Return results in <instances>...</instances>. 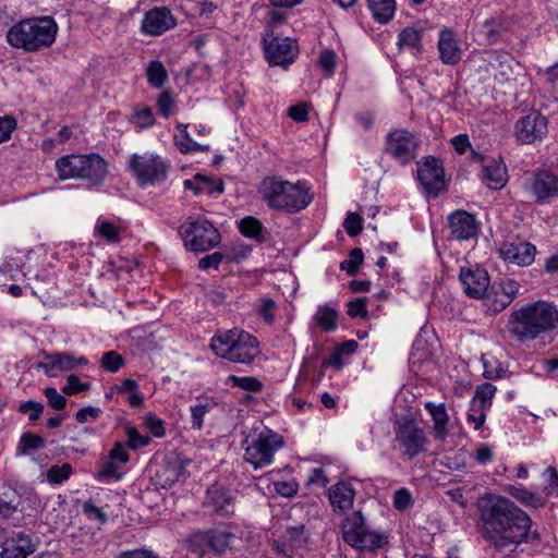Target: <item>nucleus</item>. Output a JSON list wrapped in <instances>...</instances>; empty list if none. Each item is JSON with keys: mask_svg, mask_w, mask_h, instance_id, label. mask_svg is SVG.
Here are the masks:
<instances>
[{"mask_svg": "<svg viewBox=\"0 0 558 558\" xmlns=\"http://www.w3.org/2000/svg\"><path fill=\"white\" fill-rule=\"evenodd\" d=\"M483 536L496 547L518 545L526 539L532 519L507 497L485 494L477 500Z\"/></svg>", "mask_w": 558, "mask_h": 558, "instance_id": "1", "label": "nucleus"}, {"mask_svg": "<svg viewBox=\"0 0 558 558\" xmlns=\"http://www.w3.org/2000/svg\"><path fill=\"white\" fill-rule=\"evenodd\" d=\"M507 327L515 340L533 341L558 327V310L542 300L527 303L510 313Z\"/></svg>", "mask_w": 558, "mask_h": 558, "instance_id": "2", "label": "nucleus"}, {"mask_svg": "<svg viewBox=\"0 0 558 558\" xmlns=\"http://www.w3.org/2000/svg\"><path fill=\"white\" fill-rule=\"evenodd\" d=\"M59 31L51 16H35L14 23L7 32L8 44L25 52H38L53 45Z\"/></svg>", "mask_w": 558, "mask_h": 558, "instance_id": "3", "label": "nucleus"}, {"mask_svg": "<svg viewBox=\"0 0 558 558\" xmlns=\"http://www.w3.org/2000/svg\"><path fill=\"white\" fill-rule=\"evenodd\" d=\"M258 193L271 209L288 213L300 211L313 201L306 182L291 183L276 177L263 179L258 185Z\"/></svg>", "mask_w": 558, "mask_h": 558, "instance_id": "4", "label": "nucleus"}, {"mask_svg": "<svg viewBox=\"0 0 558 558\" xmlns=\"http://www.w3.org/2000/svg\"><path fill=\"white\" fill-rule=\"evenodd\" d=\"M213 353L234 364H252L260 354L258 339L241 329H220L210 339Z\"/></svg>", "mask_w": 558, "mask_h": 558, "instance_id": "5", "label": "nucleus"}, {"mask_svg": "<svg viewBox=\"0 0 558 558\" xmlns=\"http://www.w3.org/2000/svg\"><path fill=\"white\" fill-rule=\"evenodd\" d=\"M56 169L61 180L80 179L89 187L102 183L108 174L107 162L97 154L63 156L56 161Z\"/></svg>", "mask_w": 558, "mask_h": 558, "instance_id": "6", "label": "nucleus"}, {"mask_svg": "<svg viewBox=\"0 0 558 558\" xmlns=\"http://www.w3.org/2000/svg\"><path fill=\"white\" fill-rule=\"evenodd\" d=\"M283 446V438L268 427L253 428L242 441L244 460L254 469L272 463L275 453Z\"/></svg>", "mask_w": 558, "mask_h": 558, "instance_id": "7", "label": "nucleus"}, {"mask_svg": "<svg viewBox=\"0 0 558 558\" xmlns=\"http://www.w3.org/2000/svg\"><path fill=\"white\" fill-rule=\"evenodd\" d=\"M180 236L187 250L193 252H205L220 242L218 230L206 219L185 220L179 229Z\"/></svg>", "mask_w": 558, "mask_h": 558, "instance_id": "8", "label": "nucleus"}, {"mask_svg": "<svg viewBox=\"0 0 558 558\" xmlns=\"http://www.w3.org/2000/svg\"><path fill=\"white\" fill-rule=\"evenodd\" d=\"M129 168L141 186H148L166 181L169 163L158 154L147 151L143 155L133 154Z\"/></svg>", "mask_w": 558, "mask_h": 558, "instance_id": "9", "label": "nucleus"}, {"mask_svg": "<svg viewBox=\"0 0 558 558\" xmlns=\"http://www.w3.org/2000/svg\"><path fill=\"white\" fill-rule=\"evenodd\" d=\"M341 531L344 542L359 549H375L383 542V537L365 524V519L360 511L345 518Z\"/></svg>", "mask_w": 558, "mask_h": 558, "instance_id": "10", "label": "nucleus"}, {"mask_svg": "<svg viewBox=\"0 0 558 558\" xmlns=\"http://www.w3.org/2000/svg\"><path fill=\"white\" fill-rule=\"evenodd\" d=\"M263 41L265 58L269 65L287 69L299 54V46L295 40L280 37L274 31H267Z\"/></svg>", "mask_w": 558, "mask_h": 558, "instance_id": "11", "label": "nucleus"}, {"mask_svg": "<svg viewBox=\"0 0 558 558\" xmlns=\"http://www.w3.org/2000/svg\"><path fill=\"white\" fill-rule=\"evenodd\" d=\"M520 284L512 278H504L488 287L483 304L487 313L497 314L508 307L519 293Z\"/></svg>", "mask_w": 558, "mask_h": 558, "instance_id": "12", "label": "nucleus"}, {"mask_svg": "<svg viewBox=\"0 0 558 558\" xmlns=\"http://www.w3.org/2000/svg\"><path fill=\"white\" fill-rule=\"evenodd\" d=\"M396 439L410 459L425 450V432L411 418L401 417L396 422Z\"/></svg>", "mask_w": 558, "mask_h": 558, "instance_id": "13", "label": "nucleus"}, {"mask_svg": "<svg viewBox=\"0 0 558 558\" xmlns=\"http://www.w3.org/2000/svg\"><path fill=\"white\" fill-rule=\"evenodd\" d=\"M548 134V121L537 110L522 116L514 124V135L521 144L542 142Z\"/></svg>", "mask_w": 558, "mask_h": 558, "instance_id": "14", "label": "nucleus"}, {"mask_svg": "<svg viewBox=\"0 0 558 558\" xmlns=\"http://www.w3.org/2000/svg\"><path fill=\"white\" fill-rule=\"evenodd\" d=\"M233 537V534L222 529L197 532L189 538V548L199 556L209 550L221 554L230 547Z\"/></svg>", "mask_w": 558, "mask_h": 558, "instance_id": "15", "label": "nucleus"}, {"mask_svg": "<svg viewBox=\"0 0 558 558\" xmlns=\"http://www.w3.org/2000/svg\"><path fill=\"white\" fill-rule=\"evenodd\" d=\"M416 172L417 180L428 195L438 196L445 190V170L440 160L424 157L417 162Z\"/></svg>", "mask_w": 558, "mask_h": 558, "instance_id": "16", "label": "nucleus"}, {"mask_svg": "<svg viewBox=\"0 0 558 558\" xmlns=\"http://www.w3.org/2000/svg\"><path fill=\"white\" fill-rule=\"evenodd\" d=\"M88 365V360L84 355L66 352L44 354V361L38 364V368L49 377H59L61 374L75 371Z\"/></svg>", "mask_w": 558, "mask_h": 558, "instance_id": "17", "label": "nucleus"}, {"mask_svg": "<svg viewBox=\"0 0 558 558\" xmlns=\"http://www.w3.org/2000/svg\"><path fill=\"white\" fill-rule=\"evenodd\" d=\"M416 141L412 133L404 129L391 131L387 135V151L401 163L414 158Z\"/></svg>", "mask_w": 558, "mask_h": 558, "instance_id": "18", "label": "nucleus"}, {"mask_svg": "<svg viewBox=\"0 0 558 558\" xmlns=\"http://www.w3.org/2000/svg\"><path fill=\"white\" fill-rule=\"evenodd\" d=\"M177 24L171 11L166 7L147 11L141 23V32L147 36H160Z\"/></svg>", "mask_w": 558, "mask_h": 558, "instance_id": "19", "label": "nucleus"}, {"mask_svg": "<svg viewBox=\"0 0 558 558\" xmlns=\"http://www.w3.org/2000/svg\"><path fill=\"white\" fill-rule=\"evenodd\" d=\"M499 253L504 260L524 267L534 262L536 246L527 241L515 239L504 243Z\"/></svg>", "mask_w": 558, "mask_h": 558, "instance_id": "20", "label": "nucleus"}, {"mask_svg": "<svg viewBox=\"0 0 558 558\" xmlns=\"http://www.w3.org/2000/svg\"><path fill=\"white\" fill-rule=\"evenodd\" d=\"M459 278L464 293L470 298H482L489 287L487 271L478 266L461 268Z\"/></svg>", "mask_w": 558, "mask_h": 558, "instance_id": "21", "label": "nucleus"}, {"mask_svg": "<svg viewBox=\"0 0 558 558\" xmlns=\"http://www.w3.org/2000/svg\"><path fill=\"white\" fill-rule=\"evenodd\" d=\"M449 227L451 235L461 241L475 238L478 231L475 217L464 210H457L449 216Z\"/></svg>", "mask_w": 558, "mask_h": 558, "instance_id": "22", "label": "nucleus"}, {"mask_svg": "<svg viewBox=\"0 0 558 558\" xmlns=\"http://www.w3.org/2000/svg\"><path fill=\"white\" fill-rule=\"evenodd\" d=\"M439 58L445 64L454 65L462 58V50L458 44L456 34L449 29L444 28L439 33L438 38Z\"/></svg>", "mask_w": 558, "mask_h": 558, "instance_id": "23", "label": "nucleus"}, {"mask_svg": "<svg viewBox=\"0 0 558 558\" xmlns=\"http://www.w3.org/2000/svg\"><path fill=\"white\" fill-rule=\"evenodd\" d=\"M307 542L304 527L302 525L289 527L286 531L283 542H275L274 549L282 558H295L293 550L303 547Z\"/></svg>", "mask_w": 558, "mask_h": 558, "instance_id": "24", "label": "nucleus"}, {"mask_svg": "<svg viewBox=\"0 0 558 558\" xmlns=\"http://www.w3.org/2000/svg\"><path fill=\"white\" fill-rule=\"evenodd\" d=\"M335 512L344 513L352 509L355 499V489L348 482H339L328 493Z\"/></svg>", "mask_w": 558, "mask_h": 558, "instance_id": "25", "label": "nucleus"}, {"mask_svg": "<svg viewBox=\"0 0 558 558\" xmlns=\"http://www.w3.org/2000/svg\"><path fill=\"white\" fill-rule=\"evenodd\" d=\"M36 545L32 538L23 533L9 537L3 542L1 558H26L35 551Z\"/></svg>", "mask_w": 558, "mask_h": 558, "instance_id": "26", "label": "nucleus"}, {"mask_svg": "<svg viewBox=\"0 0 558 558\" xmlns=\"http://www.w3.org/2000/svg\"><path fill=\"white\" fill-rule=\"evenodd\" d=\"M505 492L517 502L530 509H542L547 505L546 497L536 492L530 490L524 485H506Z\"/></svg>", "mask_w": 558, "mask_h": 558, "instance_id": "27", "label": "nucleus"}, {"mask_svg": "<svg viewBox=\"0 0 558 558\" xmlns=\"http://www.w3.org/2000/svg\"><path fill=\"white\" fill-rule=\"evenodd\" d=\"M532 192L539 202L558 197L557 177L546 171L537 173L532 182Z\"/></svg>", "mask_w": 558, "mask_h": 558, "instance_id": "28", "label": "nucleus"}, {"mask_svg": "<svg viewBox=\"0 0 558 558\" xmlns=\"http://www.w3.org/2000/svg\"><path fill=\"white\" fill-rule=\"evenodd\" d=\"M481 179L490 189L499 190L507 183V170L504 163L487 159L483 163Z\"/></svg>", "mask_w": 558, "mask_h": 558, "instance_id": "29", "label": "nucleus"}, {"mask_svg": "<svg viewBox=\"0 0 558 558\" xmlns=\"http://www.w3.org/2000/svg\"><path fill=\"white\" fill-rule=\"evenodd\" d=\"M425 410L433 420V436L436 439L444 440L449 434V416L444 403H434L427 401L424 403Z\"/></svg>", "mask_w": 558, "mask_h": 558, "instance_id": "30", "label": "nucleus"}, {"mask_svg": "<svg viewBox=\"0 0 558 558\" xmlns=\"http://www.w3.org/2000/svg\"><path fill=\"white\" fill-rule=\"evenodd\" d=\"M125 226L121 220H111L100 216L95 223L94 233L109 243H117L124 232Z\"/></svg>", "mask_w": 558, "mask_h": 558, "instance_id": "31", "label": "nucleus"}, {"mask_svg": "<svg viewBox=\"0 0 558 558\" xmlns=\"http://www.w3.org/2000/svg\"><path fill=\"white\" fill-rule=\"evenodd\" d=\"M232 493L221 485H213L207 489L206 504L216 512H229L233 504Z\"/></svg>", "mask_w": 558, "mask_h": 558, "instance_id": "32", "label": "nucleus"}, {"mask_svg": "<svg viewBox=\"0 0 558 558\" xmlns=\"http://www.w3.org/2000/svg\"><path fill=\"white\" fill-rule=\"evenodd\" d=\"M128 445L121 441H117L113 445L109 453V461H107L104 465L102 471L99 473V477L109 478L116 475L117 468L116 464H125L130 460V454L128 452Z\"/></svg>", "mask_w": 558, "mask_h": 558, "instance_id": "33", "label": "nucleus"}, {"mask_svg": "<svg viewBox=\"0 0 558 558\" xmlns=\"http://www.w3.org/2000/svg\"><path fill=\"white\" fill-rule=\"evenodd\" d=\"M184 476V468L179 463L162 465L156 473V485L161 488H170Z\"/></svg>", "mask_w": 558, "mask_h": 558, "instance_id": "34", "label": "nucleus"}, {"mask_svg": "<svg viewBox=\"0 0 558 558\" xmlns=\"http://www.w3.org/2000/svg\"><path fill=\"white\" fill-rule=\"evenodd\" d=\"M187 124L178 123L177 129L179 132L174 134V145L182 154H192L195 151H206L209 145H202L192 140L187 132Z\"/></svg>", "mask_w": 558, "mask_h": 558, "instance_id": "35", "label": "nucleus"}, {"mask_svg": "<svg viewBox=\"0 0 558 558\" xmlns=\"http://www.w3.org/2000/svg\"><path fill=\"white\" fill-rule=\"evenodd\" d=\"M367 3L374 19L381 24L389 22L395 15V0H367Z\"/></svg>", "mask_w": 558, "mask_h": 558, "instance_id": "36", "label": "nucleus"}, {"mask_svg": "<svg viewBox=\"0 0 558 558\" xmlns=\"http://www.w3.org/2000/svg\"><path fill=\"white\" fill-rule=\"evenodd\" d=\"M313 319L324 331L332 332L337 328L338 313L332 307L320 305L314 314Z\"/></svg>", "mask_w": 558, "mask_h": 558, "instance_id": "37", "label": "nucleus"}, {"mask_svg": "<svg viewBox=\"0 0 558 558\" xmlns=\"http://www.w3.org/2000/svg\"><path fill=\"white\" fill-rule=\"evenodd\" d=\"M195 181H202L204 186H195V182L192 180H185L183 182L184 187L193 191L195 195H199L205 192L209 195L221 194L223 192V184L221 181L214 182L199 174L195 177Z\"/></svg>", "mask_w": 558, "mask_h": 558, "instance_id": "38", "label": "nucleus"}, {"mask_svg": "<svg viewBox=\"0 0 558 558\" xmlns=\"http://www.w3.org/2000/svg\"><path fill=\"white\" fill-rule=\"evenodd\" d=\"M146 77L151 87L161 88L168 80V73L160 61L154 60L146 68Z\"/></svg>", "mask_w": 558, "mask_h": 558, "instance_id": "39", "label": "nucleus"}, {"mask_svg": "<svg viewBox=\"0 0 558 558\" xmlns=\"http://www.w3.org/2000/svg\"><path fill=\"white\" fill-rule=\"evenodd\" d=\"M496 391V386L489 383H484L476 388L474 397L471 400V403L488 411L492 407Z\"/></svg>", "mask_w": 558, "mask_h": 558, "instance_id": "40", "label": "nucleus"}, {"mask_svg": "<svg viewBox=\"0 0 558 558\" xmlns=\"http://www.w3.org/2000/svg\"><path fill=\"white\" fill-rule=\"evenodd\" d=\"M226 385L252 392H258L263 389V383L254 376L239 377L235 375H230L226 379Z\"/></svg>", "mask_w": 558, "mask_h": 558, "instance_id": "41", "label": "nucleus"}, {"mask_svg": "<svg viewBox=\"0 0 558 558\" xmlns=\"http://www.w3.org/2000/svg\"><path fill=\"white\" fill-rule=\"evenodd\" d=\"M399 49H418L421 46V33L413 27L403 28L398 35Z\"/></svg>", "mask_w": 558, "mask_h": 558, "instance_id": "42", "label": "nucleus"}, {"mask_svg": "<svg viewBox=\"0 0 558 558\" xmlns=\"http://www.w3.org/2000/svg\"><path fill=\"white\" fill-rule=\"evenodd\" d=\"M72 466L70 463H63L61 465H52L48 471H47V481L50 483V484H53V485H59L61 483H63L64 481H66L71 474H72Z\"/></svg>", "mask_w": 558, "mask_h": 558, "instance_id": "43", "label": "nucleus"}, {"mask_svg": "<svg viewBox=\"0 0 558 558\" xmlns=\"http://www.w3.org/2000/svg\"><path fill=\"white\" fill-rule=\"evenodd\" d=\"M543 476L545 478L543 496L546 497V500L549 497L558 496V471L554 466H548Z\"/></svg>", "mask_w": 558, "mask_h": 558, "instance_id": "44", "label": "nucleus"}, {"mask_svg": "<svg viewBox=\"0 0 558 558\" xmlns=\"http://www.w3.org/2000/svg\"><path fill=\"white\" fill-rule=\"evenodd\" d=\"M214 403L211 401L199 402L197 404L191 405V418H192V427L195 429H201L203 427V422L205 415L213 409Z\"/></svg>", "mask_w": 558, "mask_h": 558, "instance_id": "45", "label": "nucleus"}, {"mask_svg": "<svg viewBox=\"0 0 558 558\" xmlns=\"http://www.w3.org/2000/svg\"><path fill=\"white\" fill-rule=\"evenodd\" d=\"M45 447V440L35 434H23L19 442V451L21 454H28L32 450Z\"/></svg>", "mask_w": 558, "mask_h": 558, "instance_id": "46", "label": "nucleus"}, {"mask_svg": "<svg viewBox=\"0 0 558 558\" xmlns=\"http://www.w3.org/2000/svg\"><path fill=\"white\" fill-rule=\"evenodd\" d=\"M317 64L328 75H332L337 66V54L331 49H324L320 51Z\"/></svg>", "mask_w": 558, "mask_h": 558, "instance_id": "47", "label": "nucleus"}, {"mask_svg": "<svg viewBox=\"0 0 558 558\" xmlns=\"http://www.w3.org/2000/svg\"><path fill=\"white\" fill-rule=\"evenodd\" d=\"M364 258L363 252L361 248H353L349 258L344 259L340 263V269L347 271L349 275L356 274L359 266L362 264Z\"/></svg>", "mask_w": 558, "mask_h": 558, "instance_id": "48", "label": "nucleus"}, {"mask_svg": "<svg viewBox=\"0 0 558 558\" xmlns=\"http://www.w3.org/2000/svg\"><path fill=\"white\" fill-rule=\"evenodd\" d=\"M125 434L128 436L126 445L132 450H137L150 444V437L147 435L140 434L135 427H126Z\"/></svg>", "mask_w": 558, "mask_h": 558, "instance_id": "49", "label": "nucleus"}, {"mask_svg": "<svg viewBox=\"0 0 558 558\" xmlns=\"http://www.w3.org/2000/svg\"><path fill=\"white\" fill-rule=\"evenodd\" d=\"M100 365L104 369L116 373L124 365V359L116 351H108L102 355Z\"/></svg>", "mask_w": 558, "mask_h": 558, "instance_id": "50", "label": "nucleus"}, {"mask_svg": "<svg viewBox=\"0 0 558 558\" xmlns=\"http://www.w3.org/2000/svg\"><path fill=\"white\" fill-rule=\"evenodd\" d=\"M144 425L156 438H162L166 435L165 421L153 413H147L145 415Z\"/></svg>", "mask_w": 558, "mask_h": 558, "instance_id": "51", "label": "nucleus"}, {"mask_svg": "<svg viewBox=\"0 0 558 558\" xmlns=\"http://www.w3.org/2000/svg\"><path fill=\"white\" fill-rule=\"evenodd\" d=\"M131 122L137 130H144L151 126L155 123V118L149 108L137 110L131 119Z\"/></svg>", "mask_w": 558, "mask_h": 558, "instance_id": "52", "label": "nucleus"}, {"mask_svg": "<svg viewBox=\"0 0 558 558\" xmlns=\"http://www.w3.org/2000/svg\"><path fill=\"white\" fill-rule=\"evenodd\" d=\"M89 383H83L77 376L69 375L66 378V384L62 387V392L64 395L72 396L89 390Z\"/></svg>", "mask_w": 558, "mask_h": 558, "instance_id": "53", "label": "nucleus"}, {"mask_svg": "<svg viewBox=\"0 0 558 558\" xmlns=\"http://www.w3.org/2000/svg\"><path fill=\"white\" fill-rule=\"evenodd\" d=\"M239 228L243 235L255 238L262 231V223L254 217H245L240 221Z\"/></svg>", "mask_w": 558, "mask_h": 558, "instance_id": "54", "label": "nucleus"}, {"mask_svg": "<svg viewBox=\"0 0 558 558\" xmlns=\"http://www.w3.org/2000/svg\"><path fill=\"white\" fill-rule=\"evenodd\" d=\"M486 412L487 410L481 409L480 407L471 403L466 414L468 423L472 424L474 429L478 430L485 423Z\"/></svg>", "mask_w": 558, "mask_h": 558, "instance_id": "55", "label": "nucleus"}, {"mask_svg": "<svg viewBox=\"0 0 558 558\" xmlns=\"http://www.w3.org/2000/svg\"><path fill=\"white\" fill-rule=\"evenodd\" d=\"M487 60L489 65L493 69L499 70L501 75H508V71L510 70V65L508 63L507 58L498 51H490L487 53Z\"/></svg>", "mask_w": 558, "mask_h": 558, "instance_id": "56", "label": "nucleus"}, {"mask_svg": "<svg viewBox=\"0 0 558 558\" xmlns=\"http://www.w3.org/2000/svg\"><path fill=\"white\" fill-rule=\"evenodd\" d=\"M275 492L286 498H291L296 495L299 490V484L294 480L279 481L274 483Z\"/></svg>", "mask_w": 558, "mask_h": 558, "instance_id": "57", "label": "nucleus"}, {"mask_svg": "<svg viewBox=\"0 0 558 558\" xmlns=\"http://www.w3.org/2000/svg\"><path fill=\"white\" fill-rule=\"evenodd\" d=\"M19 411L21 413L28 414L29 421L35 422L41 416L44 412V405L39 402L29 400L20 404Z\"/></svg>", "mask_w": 558, "mask_h": 558, "instance_id": "58", "label": "nucleus"}, {"mask_svg": "<svg viewBox=\"0 0 558 558\" xmlns=\"http://www.w3.org/2000/svg\"><path fill=\"white\" fill-rule=\"evenodd\" d=\"M44 395L47 398L48 404L56 409L62 410L65 408L66 399L53 387L44 389Z\"/></svg>", "mask_w": 558, "mask_h": 558, "instance_id": "59", "label": "nucleus"}, {"mask_svg": "<svg viewBox=\"0 0 558 558\" xmlns=\"http://www.w3.org/2000/svg\"><path fill=\"white\" fill-rule=\"evenodd\" d=\"M157 106L165 118L174 113V99L170 92H163L159 95Z\"/></svg>", "mask_w": 558, "mask_h": 558, "instance_id": "60", "label": "nucleus"}, {"mask_svg": "<svg viewBox=\"0 0 558 558\" xmlns=\"http://www.w3.org/2000/svg\"><path fill=\"white\" fill-rule=\"evenodd\" d=\"M367 314H368V312L366 310V298H360V299L349 302L348 315L350 317L366 318Z\"/></svg>", "mask_w": 558, "mask_h": 558, "instance_id": "61", "label": "nucleus"}, {"mask_svg": "<svg viewBox=\"0 0 558 558\" xmlns=\"http://www.w3.org/2000/svg\"><path fill=\"white\" fill-rule=\"evenodd\" d=\"M276 310L277 305L275 301L272 299L266 298L262 300L258 313L267 324H272L275 322Z\"/></svg>", "mask_w": 558, "mask_h": 558, "instance_id": "62", "label": "nucleus"}, {"mask_svg": "<svg viewBox=\"0 0 558 558\" xmlns=\"http://www.w3.org/2000/svg\"><path fill=\"white\" fill-rule=\"evenodd\" d=\"M16 128V121L10 116L0 117V144L10 140Z\"/></svg>", "mask_w": 558, "mask_h": 558, "instance_id": "63", "label": "nucleus"}, {"mask_svg": "<svg viewBox=\"0 0 558 558\" xmlns=\"http://www.w3.org/2000/svg\"><path fill=\"white\" fill-rule=\"evenodd\" d=\"M412 505V496L407 488H400L393 494V506L398 510H405Z\"/></svg>", "mask_w": 558, "mask_h": 558, "instance_id": "64", "label": "nucleus"}]
</instances>
